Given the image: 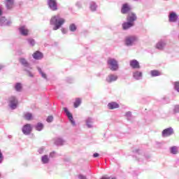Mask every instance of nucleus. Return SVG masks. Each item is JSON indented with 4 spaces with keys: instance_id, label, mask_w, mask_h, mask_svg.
Returning a JSON list of instances; mask_svg holds the SVG:
<instances>
[{
    "instance_id": "9",
    "label": "nucleus",
    "mask_w": 179,
    "mask_h": 179,
    "mask_svg": "<svg viewBox=\"0 0 179 179\" xmlns=\"http://www.w3.org/2000/svg\"><path fill=\"white\" fill-rule=\"evenodd\" d=\"M171 135H174V129L171 127H168L162 131V138H167L171 136Z\"/></svg>"
},
{
    "instance_id": "7",
    "label": "nucleus",
    "mask_w": 179,
    "mask_h": 179,
    "mask_svg": "<svg viewBox=\"0 0 179 179\" xmlns=\"http://www.w3.org/2000/svg\"><path fill=\"white\" fill-rule=\"evenodd\" d=\"M47 3L50 10H52V12L58 10V3L57 0H48Z\"/></svg>"
},
{
    "instance_id": "12",
    "label": "nucleus",
    "mask_w": 179,
    "mask_h": 179,
    "mask_svg": "<svg viewBox=\"0 0 179 179\" xmlns=\"http://www.w3.org/2000/svg\"><path fill=\"white\" fill-rule=\"evenodd\" d=\"M20 34H21V36H23L24 37H27V36H29V29H27V27H26V26L22 25L21 27H20L18 28Z\"/></svg>"
},
{
    "instance_id": "47",
    "label": "nucleus",
    "mask_w": 179,
    "mask_h": 179,
    "mask_svg": "<svg viewBox=\"0 0 179 179\" xmlns=\"http://www.w3.org/2000/svg\"><path fill=\"white\" fill-rule=\"evenodd\" d=\"M4 67L5 66H3V64H0V71L1 69H3Z\"/></svg>"
},
{
    "instance_id": "10",
    "label": "nucleus",
    "mask_w": 179,
    "mask_h": 179,
    "mask_svg": "<svg viewBox=\"0 0 179 179\" xmlns=\"http://www.w3.org/2000/svg\"><path fill=\"white\" fill-rule=\"evenodd\" d=\"M20 64L24 68V69H32L31 65L27 59H24V57H21L19 59Z\"/></svg>"
},
{
    "instance_id": "35",
    "label": "nucleus",
    "mask_w": 179,
    "mask_h": 179,
    "mask_svg": "<svg viewBox=\"0 0 179 179\" xmlns=\"http://www.w3.org/2000/svg\"><path fill=\"white\" fill-rule=\"evenodd\" d=\"M125 116L127 117V120L129 121L131 118H132V112L128 111L125 113Z\"/></svg>"
},
{
    "instance_id": "45",
    "label": "nucleus",
    "mask_w": 179,
    "mask_h": 179,
    "mask_svg": "<svg viewBox=\"0 0 179 179\" xmlns=\"http://www.w3.org/2000/svg\"><path fill=\"white\" fill-rule=\"evenodd\" d=\"M17 55H23V54H24V52H23V50H17Z\"/></svg>"
},
{
    "instance_id": "44",
    "label": "nucleus",
    "mask_w": 179,
    "mask_h": 179,
    "mask_svg": "<svg viewBox=\"0 0 179 179\" xmlns=\"http://www.w3.org/2000/svg\"><path fill=\"white\" fill-rule=\"evenodd\" d=\"M76 5L77 7L79 8V9H80V8H82V2H80V1H78Z\"/></svg>"
},
{
    "instance_id": "29",
    "label": "nucleus",
    "mask_w": 179,
    "mask_h": 179,
    "mask_svg": "<svg viewBox=\"0 0 179 179\" xmlns=\"http://www.w3.org/2000/svg\"><path fill=\"white\" fill-rule=\"evenodd\" d=\"M37 69L43 79H45V80H48V78H47V74H45L44 72H43V70H41V68L37 67Z\"/></svg>"
},
{
    "instance_id": "23",
    "label": "nucleus",
    "mask_w": 179,
    "mask_h": 179,
    "mask_svg": "<svg viewBox=\"0 0 179 179\" xmlns=\"http://www.w3.org/2000/svg\"><path fill=\"white\" fill-rule=\"evenodd\" d=\"M42 164H48L50 163V157L48 155H44L41 158Z\"/></svg>"
},
{
    "instance_id": "49",
    "label": "nucleus",
    "mask_w": 179,
    "mask_h": 179,
    "mask_svg": "<svg viewBox=\"0 0 179 179\" xmlns=\"http://www.w3.org/2000/svg\"><path fill=\"white\" fill-rule=\"evenodd\" d=\"M156 145H157L158 146H160V145H162V143H160V142H156Z\"/></svg>"
},
{
    "instance_id": "33",
    "label": "nucleus",
    "mask_w": 179,
    "mask_h": 179,
    "mask_svg": "<svg viewBox=\"0 0 179 179\" xmlns=\"http://www.w3.org/2000/svg\"><path fill=\"white\" fill-rule=\"evenodd\" d=\"M24 118L25 120H27V121H30V120L33 118V115L30 113H27L24 114Z\"/></svg>"
},
{
    "instance_id": "40",
    "label": "nucleus",
    "mask_w": 179,
    "mask_h": 179,
    "mask_svg": "<svg viewBox=\"0 0 179 179\" xmlns=\"http://www.w3.org/2000/svg\"><path fill=\"white\" fill-rule=\"evenodd\" d=\"M2 163H3V154L0 150V164H2Z\"/></svg>"
},
{
    "instance_id": "21",
    "label": "nucleus",
    "mask_w": 179,
    "mask_h": 179,
    "mask_svg": "<svg viewBox=\"0 0 179 179\" xmlns=\"http://www.w3.org/2000/svg\"><path fill=\"white\" fill-rule=\"evenodd\" d=\"M85 124L87 128H93V124H94V119L92 117H87L85 120Z\"/></svg>"
},
{
    "instance_id": "1",
    "label": "nucleus",
    "mask_w": 179,
    "mask_h": 179,
    "mask_svg": "<svg viewBox=\"0 0 179 179\" xmlns=\"http://www.w3.org/2000/svg\"><path fill=\"white\" fill-rule=\"evenodd\" d=\"M131 6L128 3H124L122 5L120 10L121 13L122 15H127V22L122 24L123 30H128V29L134 27V26H135V22L138 20L136 13L131 12Z\"/></svg>"
},
{
    "instance_id": "20",
    "label": "nucleus",
    "mask_w": 179,
    "mask_h": 179,
    "mask_svg": "<svg viewBox=\"0 0 179 179\" xmlns=\"http://www.w3.org/2000/svg\"><path fill=\"white\" fill-rule=\"evenodd\" d=\"M4 3L6 9L9 10L13 8V5H15V0H5Z\"/></svg>"
},
{
    "instance_id": "24",
    "label": "nucleus",
    "mask_w": 179,
    "mask_h": 179,
    "mask_svg": "<svg viewBox=\"0 0 179 179\" xmlns=\"http://www.w3.org/2000/svg\"><path fill=\"white\" fill-rule=\"evenodd\" d=\"M64 143H65V140H64L62 138H57L55 139V144L57 146H62V145H64Z\"/></svg>"
},
{
    "instance_id": "41",
    "label": "nucleus",
    "mask_w": 179,
    "mask_h": 179,
    "mask_svg": "<svg viewBox=\"0 0 179 179\" xmlns=\"http://www.w3.org/2000/svg\"><path fill=\"white\" fill-rule=\"evenodd\" d=\"M55 155H57V152H55V151L50 152L49 159H50V157L51 159H52L53 157H55Z\"/></svg>"
},
{
    "instance_id": "25",
    "label": "nucleus",
    "mask_w": 179,
    "mask_h": 179,
    "mask_svg": "<svg viewBox=\"0 0 179 179\" xmlns=\"http://www.w3.org/2000/svg\"><path fill=\"white\" fill-rule=\"evenodd\" d=\"M34 128L36 131H38L39 132L41 131L42 129H44V124L41 122H38Z\"/></svg>"
},
{
    "instance_id": "6",
    "label": "nucleus",
    "mask_w": 179,
    "mask_h": 179,
    "mask_svg": "<svg viewBox=\"0 0 179 179\" xmlns=\"http://www.w3.org/2000/svg\"><path fill=\"white\" fill-rule=\"evenodd\" d=\"M168 19L169 23H177L178 22V15L175 11H171L169 13Z\"/></svg>"
},
{
    "instance_id": "51",
    "label": "nucleus",
    "mask_w": 179,
    "mask_h": 179,
    "mask_svg": "<svg viewBox=\"0 0 179 179\" xmlns=\"http://www.w3.org/2000/svg\"><path fill=\"white\" fill-rule=\"evenodd\" d=\"M164 1H169V0H164Z\"/></svg>"
},
{
    "instance_id": "46",
    "label": "nucleus",
    "mask_w": 179,
    "mask_h": 179,
    "mask_svg": "<svg viewBox=\"0 0 179 179\" xmlns=\"http://www.w3.org/2000/svg\"><path fill=\"white\" fill-rule=\"evenodd\" d=\"M99 156H100L99 153L95 152L93 154V157H94V158L99 157Z\"/></svg>"
},
{
    "instance_id": "14",
    "label": "nucleus",
    "mask_w": 179,
    "mask_h": 179,
    "mask_svg": "<svg viewBox=\"0 0 179 179\" xmlns=\"http://www.w3.org/2000/svg\"><path fill=\"white\" fill-rule=\"evenodd\" d=\"M118 76L114 74H110L106 77V80L107 83H113V82L117 81Z\"/></svg>"
},
{
    "instance_id": "15",
    "label": "nucleus",
    "mask_w": 179,
    "mask_h": 179,
    "mask_svg": "<svg viewBox=\"0 0 179 179\" xmlns=\"http://www.w3.org/2000/svg\"><path fill=\"white\" fill-rule=\"evenodd\" d=\"M32 57L34 59H36V61H38L40 59H43L44 58V55H43V52L40 51H36L33 55Z\"/></svg>"
},
{
    "instance_id": "37",
    "label": "nucleus",
    "mask_w": 179,
    "mask_h": 179,
    "mask_svg": "<svg viewBox=\"0 0 179 179\" xmlns=\"http://www.w3.org/2000/svg\"><path fill=\"white\" fill-rule=\"evenodd\" d=\"M25 72H27V73L28 74V76L30 77V78H33L34 76L33 75V73H31V69H24Z\"/></svg>"
},
{
    "instance_id": "2",
    "label": "nucleus",
    "mask_w": 179,
    "mask_h": 179,
    "mask_svg": "<svg viewBox=\"0 0 179 179\" xmlns=\"http://www.w3.org/2000/svg\"><path fill=\"white\" fill-rule=\"evenodd\" d=\"M65 24V19L62 18L61 15H53L50 20V24L52 26V30H59Z\"/></svg>"
},
{
    "instance_id": "38",
    "label": "nucleus",
    "mask_w": 179,
    "mask_h": 179,
    "mask_svg": "<svg viewBox=\"0 0 179 179\" xmlns=\"http://www.w3.org/2000/svg\"><path fill=\"white\" fill-rule=\"evenodd\" d=\"M45 150V147H41L40 148L38 149V153L39 155H43Z\"/></svg>"
},
{
    "instance_id": "22",
    "label": "nucleus",
    "mask_w": 179,
    "mask_h": 179,
    "mask_svg": "<svg viewBox=\"0 0 179 179\" xmlns=\"http://www.w3.org/2000/svg\"><path fill=\"white\" fill-rule=\"evenodd\" d=\"M89 7L91 12H96L97 10V3L95 1H90L89 3Z\"/></svg>"
},
{
    "instance_id": "52",
    "label": "nucleus",
    "mask_w": 179,
    "mask_h": 179,
    "mask_svg": "<svg viewBox=\"0 0 179 179\" xmlns=\"http://www.w3.org/2000/svg\"><path fill=\"white\" fill-rule=\"evenodd\" d=\"M0 177H1V173H0Z\"/></svg>"
},
{
    "instance_id": "5",
    "label": "nucleus",
    "mask_w": 179,
    "mask_h": 179,
    "mask_svg": "<svg viewBox=\"0 0 179 179\" xmlns=\"http://www.w3.org/2000/svg\"><path fill=\"white\" fill-rule=\"evenodd\" d=\"M17 99L16 96H10L8 100V106L11 110H16L17 108Z\"/></svg>"
},
{
    "instance_id": "28",
    "label": "nucleus",
    "mask_w": 179,
    "mask_h": 179,
    "mask_svg": "<svg viewBox=\"0 0 179 179\" xmlns=\"http://www.w3.org/2000/svg\"><path fill=\"white\" fill-rule=\"evenodd\" d=\"M22 83H17L15 84L14 89L15 92H22Z\"/></svg>"
},
{
    "instance_id": "30",
    "label": "nucleus",
    "mask_w": 179,
    "mask_h": 179,
    "mask_svg": "<svg viewBox=\"0 0 179 179\" xmlns=\"http://www.w3.org/2000/svg\"><path fill=\"white\" fill-rule=\"evenodd\" d=\"M80 104H82V100L80 98H76V101H74V108H78Z\"/></svg>"
},
{
    "instance_id": "50",
    "label": "nucleus",
    "mask_w": 179,
    "mask_h": 179,
    "mask_svg": "<svg viewBox=\"0 0 179 179\" xmlns=\"http://www.w3.org/2000/svg\"><path fill=\"white\" fill-rule=\"evenodd\" d=\"M178 121H179V117H178Z\"/></svg>"
},
{
    "instance_id": "42",
    "label": "nucleus",
    "mask_w": 179,
    "mask_h": 179,
    "mask_svg": "<svg viewBox=\"0 0 179 179\" xmlns=\"http://www.w3.org/2000/svg\"><path fill=\"white\" fill-rule=\"evenodd\" d=\"M61 31H62V34H68V30H66V29H65V28H62Z\"/></svg>"
},
{
    "instance_id": "3",
    "label": "nucleus",
    "mask_w": 179,
    "mask_h": 179,
    "mask_svg": "<svg viewBox=\"0 0 179 179\" xmlns=\"http://www.w3.org/2000/svg\"><path fill=\"white\" fill-rule=\"evenodd\" d=\"M138 41V36L129 35L124 38V44L126 47H134Z\"/></svg>"
},
{
    "instance_id": "8",
    "label": "nucleus",
    "mask_w": 179,
    "mask_h": 179,
    "mask_svg": "<svg viewBox=\"0 0 179 179\" xmlns=\"http://www.w3.org/2000/svg\"><path fill=\"white\" fill-rule=\"evenodd\" d=\"M64 111L67 117L69 118V122H71V125L73 127H76V122H75V120H73V115L69 110H68V108H64Z\"/></svg>"
},
{
    "instance_id": "48",
    "label": "nucleus",
    "mask_w": 179,
    "mask_h": 179,
    "mask_svg": "<svg viewBox=\"0 0 179 179\" xmlns=\"http://www.w3.org/2000/svg\"><path fill=\"white\" fill-rule=\"evenodd\" d=\"M145 158L148 160V159H150V155L145 156Z\"/></svg>"
},
{
    "instance_id": "13",
    "label": "nucleus",
    "mask_w": 179,
    "mask_h": 179,
    "mask_svg": "<svg viewBox=\"0 0 179 179\" xmlns=\"http://www.w3.org/2000/svg\"><path fill=\"white\" fill-rule=\"evenodd\" d=\"M166 44H167V41H166V40L161 39L156 44V48L157 50H159L160 51H163V50H164V48L166 47Z\"/></svg>"
},
{
    "instance_id": "17",
    "label": "nucleus",
    "mask_w": 179,
    "mask_h": 179,
    "mask_svg": "<svg viewBox=\"0 0 179 179\" xmlns=\"http://www.w3.org/2000/svg\"><path fill=\"white\" fill-rule=\"evenodd\" d=\"M107 107L108 110H115V108H120V103L112 101L108 103Z\"/></svg>"
},
{
    "instance_id": "26",
    "label": "nucleus",
    "mask_w": 179,
    "mask_h": 179,
    "mask_svg": "<svg viewBox=\"0 0 179 179\" xmlns=\"http://www.w3.org/2000/svg\"><path fill=\"white\" fill-rule=\"evenodd\" d=\"M152 78H156V76H160L162 73L157 70H152L150 72Z\"/></svg>"
},
{
    "instance_id": "43",
    "label": "nucleus",
    "mask_w": 179,
    "mask_h": 179,
    "mask_svg": "<svg viewBox=\"0 0 179 179\" xmlns=\"http://www.w3.org/2000/svg\"><path fill=\"white\" fill-rule=\"evenodd\" d=\"M78 178L79 179H87L86 176H84V175H82V174L78 175Z\"/></svg>"
},
{
    "instance_id": "39",
    "label": "nucleus",
    "mask_w": 179,
    "mask_h": 179,
    "mask_svg": "<svg viewBox=\"0 0 179 179\" xmlns=\"http://www.w3.org/2000/svg\"><path fill=\"white\" fill-rule=\"evenodd\" d=\"M47 122H52L54 121V117L52 115H50L46 119Z\"/></svg>"
},
{
    "instance_id": "19",
    "label": "nucleus",
    "mask_w": 179,
    "mask_h": 179,
    "mask_svg": "<svg viewBox=\"0 0 179 179\" xmlns=\"http://www.w3.org/2000/svg\"><path fill=\"white\" fill-rule=\"evenodd\" d=\"M11 23L10 20H6L5 17H0V26H10Z\"/></svg>"
},
{
    "instance_id": "36",
    "label": "nucleus",
    "mask_w": 179,
    "mask_h": 179,
    "mask_svg": "<svg viewBox=\"0 0 179 179\" xmlns=\"http://www.w3.org/2000/svg\"><path fill=\"white\" fill-rule=\"evenodd\" d=\"M134 152V153H137V155L136 156V157H138V162H142V158H141V157H142V155L138 154L139 150H135Z\"/></svg>"
},
{
    "instance_id": "18",
    "label": "nucleus",
    "mask_w": 179,
    "mask_h": 179,
    "mask_svg": "<svg viewBox=\"0 0 179 179\" xmlns=\"http://www.w3.org/2000/svg\"><path fill=\"white\" fill-rule=\"evenodd\" d=\"M130 66L133 68V69H141V65L139 64V62L136 59H133L130 61Z\"/></svg>"
},
{
    "instance_id": "4",
    "label": "nucleus",
    "mask_w": 179,
    "mask_h": 179,
    "mask_svg": "<svg viewBox=\"0 0 179 179\" xmlns=\"http://www.w3.org/2000/svg\"><path fill=\"white\" fill-rule=\"evenodd\" d=\"M107 64H108L109 69L110 71H112L113 72H115V71H118V69L120 68L118 62L117 61V59H115L114 58L108 59L107 61Z\"/></svg>"
},
{
    "instance_id": "34",
    "label": "nucleus",
    "mask_w": 179,
    "mask_h": 179,
    "mask_svg": "<svg viewBox=\"0 0 179 179\" xmlns=\"http://www.w3.org/2000/svg\"><path fill=\"white\" fill-rule=\"evenodd\" d=\"M173 114L179 113V105H175L173 109Z\"/></svg>"
},
{
    "instance_id": "32",
    "label": "nucleus",
    "mask_w": 179,
    "mask_h": 179,
    "mask_svg": "<svg viewBox=\"0 0 179 179\" xmlns=\"http://www.w3.org/2000/svg\"><path fill=\"white\" fill-rule=\"evenodd\" d=\"M170 152L172 155H177L178 150H177V148L176 146H172L170 148Z\"/></svg>"
},
{
    "instance_id": "27",
    "label": "nucleus",
    "mask_w": 179,
    "mask_h": 179,
    "mask_svg": "<svg viewBox=\"0 0 179 179\" xmlns=\"http://www.w3.org/2000/svg\"><path fill=\"white\" fill-rule=\"evenodd\" d=\"M69 29L70 31H71V33H75V31H76V30H78V27L76 26V24L75 23H72L69 25Z\"/></svg>"
},
{
    "instance_id": "31",
    "label": "nucleus",
    "mask_w": 179,
    "mask_h": 179,
    "mask_svg": "<svg viewBox=\"0 0 179 179\" xmlns=\"http://www.w3.org/2000/svg\"><path fill=\"white\" fill-rule=\"evenodd\" d=\"M27 41L31 47H34L36 45V41L31 38L27 39Z\"/></svg>"
},
{
    "instance_id": "16",
    "label": "nucleus",
    "mask_w": 179,
    "mask_h": 179,
    "mask_svg": "<svg viewBox=\"0 0 179 179\" xmlns=\"http://www.w3.org/2000/svg\"><path fill=\"white\" fill-rule=\"evenodd\" d=\"M143 76V73L141 71H136L133 72V78L136 80H141Z\"/></svg>"
},
{
    "instance_id": "11",
    "label": "nucleus",
    "mask_w": 179,
    "mask_h": 179,
    "mask_svg": "<svg viewBox=\"0 0 179 179\" xmlns=\"http://www.w3.org/2000/svg\"><path fill=\"white\" fill-rule=\"evenodd\" d=\"M32 129H33L31 128V124H26L22 128V134L24 135H29L31 134Z\"/></svg>"
}]
</instances>
